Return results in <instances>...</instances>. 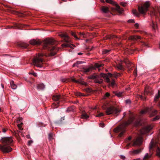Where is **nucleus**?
<instances>
[{
  "instance_id": "obj_63",
  "label": "nucleus",
  "mask_w": 160,
  "mask_h": 160,
  "mask_svg": "<svg viewBox=\"0 0 160 160\" xmlns=\"http://www.w3.org/2000/svg\"><path fill=\"white\" fill-rule=\"evenodd\" d=\"M108 76H109L110 77L112 75V74L110 73H108Z\"/></svg>"
},
{
  "instance_id": "obj_38",
  "label": "nucleus",
  "mask_w": 160,
  "mask_h": 160,
  "mask_svg": "<svg viewBox=\"0 0 160 160\" xmlns=\"http://www.w3.org/2000/svg\"><path fill=\"white\" fill-rule=\"evenodd\" d=\"M123 93V92H117L115 93V95L118 97H120L122 95Z\"/></svg>"
},
{
  "instance_id": "obj_15",
  "label": "nucleus",
  "mask_w": 160,
  "mask_h": 160,
  "mask_svg": "<svg viewBox=\"0 0 160 160\" xmlns=\"http://www.w3.org/2000/svg\"><path fill=\"white\" fill-rule=\"evenodd\" d=\"M141 149L135 150L130 151V153L133 155L137 154L141 152Z\"/></svg>"
},
{
  "instance_id": "obj_33",
  "label": "nucleus",
  "mask_w": 160,
  "mask_h": 160,
  "mask_svg": "<svg viewBox=\"0 0 160 160\" xmlns=\"http://www.w3.org/2000/svg\"><path fill=\"white\" fill-rule=\"evenodd\" d=\"M124 62L126 64L128 67H129V65L131 64V62L128 60H126L124 61Z\"/></svg>"
},
{
  "instance_id": "obj_5",
  "label": "nucleus",
  "mask_w": 160,
  "mask_h": 160,
  "mask_svg": "<svg viewBox=\"0 0 160 160\" xmlns=\"http://www.w3.org/2000/svg\"><path fill=\"white\" fill-rule=\"evenodd\" d=\"M121 110L118 108H116L113 106H111L107 108L106 113L107 115L112 114L117 115L121 112Z\"/></svg>"
},
{
  "instance_id": "obj_25",
  "label": "nucleus",
  "mask_w": 160,
  "mask_h": 160,
  "mask_svg": "<svg viewBox=\"0 0 160 160\" xmlns=\"http://www.w3.org/2000/svg\"><path fill=\"white\" fill-rule=\"evenodd\" d=\"M60 96L59 95H54L53 96L52 98V99L54 101H57L60 98Z\"/></svg>"
},
{
  "instance_id": "obj_55",
  "label": "nucleus",
  "mask_w": 160,
  "mask_h": 160,
  "mask_svg": "<svg viewBox=\"0 0 160 160\" xmlns=\"http://www.w3.org/2000/svg\"><path fill=\"white\" fill-rule=\"evenodd\" d=\"M76 95L79 96H81L82 95V93H81L80 92H77L76 93Z\"/></svg>"
},
{
  "instance_id": "obj_7",
  "label": "nucleus",
  "mask_w": 160,
  "mask_h": 160,
  "mask_svg": "<svg viewBox=\"0 0 160 160\" xmlns=\"http://www.w3.org/2000/svg\"><path fill=\"white\" fill-rule=\"evenodd\" d=\"M156 144V143H154L153 140H152L150 143L149 149L150 150H151L153 148L156 147L157 148L156 151L157 155L160 158V149L158 146H157Z\"/></svg>"
},
{
  "instance_id": "obj_50",
  "label": "nucleus",
  "mask_w": 160,
  "mask_h": 160,
  "mask_svg": "<svg viewBox=\"0 0 160 160\" xmlns=\"http://www.w3.org/2000/svg\"><path fill=\"white\" fill-rule=\"evenodd\" d=\"M125 102L127 104H130L131 103V101L129 99H127L125 101Z\"/></svg>"
},
{
  "instance_id": "obj_18",
  "label": "nucleus",
  "mask_w": 160,
  "mask_h": 160,
  "mask_svg": "<svg viewBox=\"0 0 160 160\" xmlns=\"http://www.w3.org/2000/svg\"><path fill=\"white\" fill-rule=\"evenodd\" d=\"M130 38L131 40H135L141 38V37L139 36H131Z\"/></svg>"
},
{
  "instance_id": "obj_16",
  "label": "nucleus",
  "mask_w": 160,
  "mask_h": 160,
  "mask_svg": "<svg viewBox=\"0 0 160 160\" xmlns=\"http://www.w3.org/2000/svg\"><path fill=\"white\" fill-rule=\"evenodd\" d=\"M72 46L75 47V46L74 45L69 43L63 44L62 45V48L70 47L72 48H73Z\"/></svg>"
},
{
  "instance_id": "obj_2",
  "label": "nucleus",
  "mask_w": 160,
  "mask_h": 160,
  "mask_svg": "<svg viewBox=\"0 0 160 160\" xmlns=\"http://www.w3.org/2000/svg\"><path fill=\"white\" fill-rule=\"evenodd\" d=\"M54 44V41L52 39L47 38L46 39L44 42L43 47L44 48H47L49 50L52 52L50 53V56H54L56 53V52L58 49L55 47L51 46L49 47V45H52Z\"/></svg>"
},
{
  "instance_id": "obj_36",
  "label": "nucleus",
  "mask_w": 160,
  "mask_h": 160,
  "mask_svg": "<svg viewBox=\"0 0 160 160\" xmlns=\"http://www.w3.org/2000/svg\"><path fill=\"white\" fill-rule=\"evenodd\" d=\"M92 68L91 67H89L88 68H85L84 69V71L85 72H90V71L91 70Z\"/></svg>"
},
{
  "instance_id": "obj_29",
  "label": "nucleus",
  "mask_w": 160,
  "mask_h": 160,
  "mask_svg": "<svg viewBox=\"0 0 160 160\" xmlns=\"http://www.w3.org/2000/svg\"><path fill=\"white\" fill-rule=\"evenodd\" d=\"M113 75L114 77L117 78L121 75V74L119 73L114 72L113 74Z\"/></svg>"
},
{
  "instance_id": "obj_27",
  "label": "nucleus",
  "mask_w": 160,
  "mask_h": 160,
  "mask_svg": "<svg viewBox=\"0 0 160 160\" xmlns=\"http://www.w3.org/2000/svg\"><path fill=\"white\" fill-rule=\"evenodd\" d=\"M102 10L105 13H107L109 12L108 8L107 7H103L102 8Z\"/></svg>"
},
{
  "instance_id": "obj_8",
  "label": "nucleus",
  "mask_w": 160,
  "mask_h": 160,
  "mask_svg": "<svg viewBox=\"0 0 160 160\" xmlns=\"http://www.w3.org/2000/svg\"><path fill=\"white\" fill-rule=\"evenodd\" d=\"M106 2L108 3L111 4L113 5H115L116 7V10L119 13H121L123 12V10L121 9L117 3L112 0H106Z\"/></svg>"
},
{
  "instance_id": "obj_26",
  "label": "nucleus",
  "mask_w": 160,
  "mask_h": 160,
  "mask_svg": "<svg viewBox=\"0 0 160 160\" xmlns=\"http://www.w3.org/2000/svg\"><path fill=\"white\" fill-rule=\"evenodd\" d=\"M37 88L38 89H42L44 88V86L43 84H41L37 85Z\"/></svg>"
},
{
  "instance_id": "obj_1",
  "label": "nucleus",
  "mask_w": 160,
  "mask_h": 160,
  "mask_svg": "<svg viewBox=\"0 0 160 160\" xmlns=\"http://www.w3.org/2000/svg\"><path fill=\"white\" fill-rule=\"evenodd\" d=\"M1 142L3 143V145H0V149L4 152H11L12 149L9 145L12 142L11 137L2 138Z\"/></svg>"
},
{
  "instance_id": "obj_43",
  "label": "nucleus",
  "mask_w": 160,
  "mask_h": 160,
  "mask_svg": "<svg viewBox=\"0 0 160 160\" xmlns=\"http://www.w3.org/2000/svg\"><path fill=\"white\" fill-rule=\"evenodd\" d=\"M115 85V82L113 80H112L111 83L109 85H110L111 86H113Z\"/></svg>"
},
{
  "instance_id": "obj_40",
  "label": "nucleus",
  "mask_w": 160,
  "mask_h": 160,
  "mask_svg": "<svg viewBox=\"0 0 160 160\" xmlns=\"http://www.w3.org/2000/svg\"><path fill=\"white\" fill-rule=\"evenodd\" d=\"M149 92V88H145V89L144 90V94L145 95L147 94Z\"/></svg>"
},
{
  "instance_id": "obj_20",
  "label": "nucleus",
  "mask_w": 160,
  "mask_h": 160,
  "mask_svg": "<svg viewBox=\"0 0 160 160\" xmlns=\"http://www.w3.org/2000/svg\"><path fill=\"white\" fill-rule=\"evenodd\" d=\"M10 83L12 88L13 89H16L17 88V86L14 83L13 81H11L10 82Z\"/></svg>"
},
{
  "instance_id": "obj_47",
  "label": "nucleus",
  "mask_w": 160,
  "mask_h": 160,
  "mask_svg": "<svg viewBox=\"0 0 160 160\" xmlns=\"http://www.w3.org/2000/svg\"><path fill=\"white\" fill-rule=\"evenodd\" d=\"M160 118V116H157L155 118H153V120L155 121L156 120H158Z\"/></svg>"
},
{
  "instance_id": "obj_28",
  "label": "nucleus",
  "mask_w": 160,
  "mask_h": 160,
  "mask_svg": "<svg viewBox=\"0 0 160 160\" xmlns=\"http://www.w3.org/2000/svg\"><path fill=\"white\" fill-rule=\"evenodd\" d=\"M89 117V116L86 113H83L81 116V118L84 119H87Z\"/></svg>"
},
{
  "instance_id": "obj_46",
  "label": "nucleus",
  "mask_w": 160,
  "mask_h": 160,
  "mask_svg": "<svg viewBox=\"0 0 160 160\" xmlns=\"http://www.w3.org/2000/svg\"><path fill=\"white\" fill-rule=\"evenodd\" d=\"M137 97L138 98H140L142 100H144L146 99L145 98H143L142 96V95H139L138 96H137Z\"/></svg>"
},
{
  "instance_id": "obj_24",
  "label": "nucleus",
  "mask_w": 160,
  "mask_h": 160,
  "mask_svg": "<svg viewBox=\"0 0 160 160\" xmlns=\"http://www.w3.org/2000/svg\"><path fill=\"white\" fill-rule=\"evenodd\" d=\"M103 65L104 64H100L97 63L95 64V66L96 68H98V70L99 71L100 70V68L101 67H102Z\"/></svg>"
},
{
  "instance_id": "obj_30",
  "label": "nucleus",
  "mask_w": 160,
  "mask_h": 160,
  "mask_svg": "<svg viewBox=\"0 0 160 160\" xmlns=\"http://www.w3.org/2000/svg\"><path fill=\"white\" fill-rule=\"evenodd\" d=\"M53 134L52 133H50L48 135V139L49 141H52L53 138Z\"/></svg>"
},
{
  "instance_id": "obj_12",
  "label": "nucleus",
  "mask_w": 160,
  "mask_h": 160,
  "mask_svg": "<svg viewBox=\"0 0 160 160\" xmlns=\"http://www.w3.org/2000/svg\"><path fill=\"white\" fill-rule=\"evenodd\" d=\"M98 76L97 75H93L92 76L91 78L92 79H95L94 82L95 83H101L102 82V79H98L97 78Z\"/></svg>"
},
{
  "instance_id": "obj_13",
  "label": "nucleus",
  "mask_w": 160,
  "mask_h": 160,
  "mask_svg": "<svg viewBox=\"0 0 160 160\" xmlns=\"http://www.w3.org/2000/svg\"><path fill=\"white\" fill-rule=\"evenodd\" d=\"M100 76L103 77L107 82H110V80L109 79L108 77L107 74H104L103 73H101Z\"/></svg>"
},
{
  "instance_id": "obj_56",
  "label": "nucleus",
  "mask_w": 160,
  "mask_h": 160,
  "mask_svg": "<svg viewBox=\"0 0 160 160\" xmlns=\"http://www.w3.org/2000/svg\"><path fill=\"white\" fill-rule=\"evenodd\" d=\"M110 95V94L108 92H107L106 94H105V97H108Z\"/></svg>"
},
{
  "instance_id": "obj_22",
  "label": "nucleus",
  "mask_w": 160,
  "mask_h": 160,
  "mask_svg": "<svg viewBox=\"0 0 160 160\" xmlns=\"http://www.w3.org/2000/svg\"><path fill=\"white\" fill-rule=\"evenodd\" d=\"M151 155V154H149L148 153H146L143 158V160H146V159L150 158Z\"/></svg>"
},
{
  "instance_id": "obj_3",
  "label": "nucleus",
  "mask_w": 160,
  "mask_h": 160,
  "mask_svg": "<svg viewBox=\"0 0 160 160\" xmlns=\"http://www.w3.org/2000/svg\"><path fill=\"white\" fill-rule=\"evenodd\" d=\"M134 119V117L132 116L130 117L128 121L125 123L122 124L117 128L114 129V132H121V133L119 134V136L121 137L123 133L125 132V127L126 126L132 123Z\"/></svg>"
},
{
  "instance_id": "obj_31",
  "label": "nucleus",
  "mask_w": 160,
  "mask_h": 160,
  "mask_svg": "<svg viewBox=\"0 0 160 160\" xmlns=\"http://www.w3.org/2000/svg\"><path fill=\"white\" fill-rule=\"evenodd\" d=\"M152 28L154 30H155L157 28V25L153 21H152Z\"/></svg>"
},
{
  "instance_id": "obj_23",
  "label": "nucleus",
  "mask_w": 160,
  "mask_h": 160,
  "mask_svg": "<svg viewBox=\"0 0 160 160\" xmlns=\"http://www.w3.org/2000/svg\"><path fill=\"white\" fill-rule=\"evenodd\" d=\"M84 62H83L82 61H77L73 65V67L77 66V67H78V65L81 64H82L83 63H84Z\"/></svg>"
},
{
  "instance_id": "obj_10",
  "label": "nucleus",
  "mask_w": 160,
  "mask_h": 160,
  "mask_svg": "<svg viewBox=\"0 0 160 160\" xmlns=\"http://www.w3.org/2000/svg\"><path fill=\"white\" fill-rule=\"evenodd\" d=\"M142 142V138L140 137L136 139L133 141V143L132 144V146H139L140 145Z\"/></svg>"
},
{
  "instance_id": "obj_6",
  "label": "nucleus",
  "mask_w": 160,
  "mask_h": 160,
  "mask_svg": "<svg viewBox=\"0 0 160 160\" xmlns=\"http://www.w3.org/2000/svg\"><path fill=\"white\" fill-rule=\"evenodd\" d=\"M150 5L149 1L146 2L141 6H139L138 8V10L142 14L144 15L148 10V8Z\"/></svg>"
},
{
  "instance_id": "obj_14",
  "label": "nucleus",
  "mask_w": 160,
  "mask_h": 160,
  "mask_svg": "<svg viewBox=\"0 0 160 160\" xmlns=\"http://www.w3.org/2000/svg\"><path fill=\"white\" fill-rule=\"evenodd\" d=\"M132 138V137L129 136L127 138H126L125 139V142L127 143V146L128 147L131 145L130 141Z\"/></svg>"
},
{
  "instance_id": "obj_19",
  "label": "nucleus",
  "mask_w": 160,
  "mask_h": 160,
  "mask_svg": "<svg viewBox=\"0 0 160 160\" xmlns=\"http://www.w3.org/2000/svg\"><path fill=\"white\" fill-rule=\"evenodd\" d=\"M118 69L121 70H124V68L121 63H119L116 66Z\"/></svg>"
},
{
  "instance_id": "obj_62",
  "label": "nucleus",
  "mask_w": 160,
  "mask_h": 160,
  "mask_svg": "<svg viewBox=\"0 0 160 160\" xmlns=\"http://www.w3.org/2000/svg\"><path fill=\"white\" fill-rule=\"evenodd\" d=\"M18 131H15V133L16 136H17V134H18Z\"/></svg>"
},
{
  "instance_id": "obj_35",
  "label": "nucleus",
  "mask_w": 160,
  "mask_h": 160,
  "mask_svg": "<svg viewBox=\"0 0 160 160\" xmlns=\"http://www.w3.org/2000/svg\"><path fill=\"white\" fill-rule=\"evenodd\" d=\"M60 36L62 37L68 38V35L66 33H62L60 34L59 35Z\"/></svg>"
},
{
  "instance_id": "obj_39",
  "label": "nucleus",
  "mask_w": 160,
  "mask_h": 160,
  "mask_svg": "<svg viewBox=\"0 0 160 160\" xmlns=\"http://www.w3.org/2000/svg\"><path fill=\"white\" fill-rule=\"evenodd\" d=\"M110 50H103L102 52L103 54H108L110 52Z\"/></svg>"
},
{
  "instance_id": "obj_58",
  "label": "nucleus",
  "mask_w": 160,
  "mask_h": 160,
  "mask_svg": "<svg viewBox=\"0 0 160 160\" xmlns=\"http://www.w3.org/2000/svg\"><path fill=\"white\" fill-rule=\"evenodd\" d=\"M120 157L122 159H124L125 158V157L123 155H121Z\"/></svg>"
},
{
  "instance_id": "obj_21",
  "label": "nucleus",
  "mask_w": 160,
  "mask_h": 160,
  "mask_svg": "<svg viewBox=\"0 0 160 160\" xmlns=\"http://www.w3.org/2000/svg\"><path fill=\"white\" fill-rule=\"evenodd\" d=\"M160 96V91H158V93L157 94L154 98V101H156L157 100L159 99Z\"/></svg>"
},
{
  "instance_id": "obj_54",
  "label": "nucleus",
  "mask_w": 160,
  "mask_h": 160,
  "mask_svg": "<svg viewBox=\"0 0 160 160\" xmlns=\"http://www.w3.org/2000/svg\"><path fill=\"white\" fill-rule=\"evenodd\" d=\"M128 22H134V19L129 20L128 21Z\"/></svg>"
},
{
  "instance_id": "obj_4",
  "label": "nucleus",
  "mask_w": 160,
  "mask_h": 160,
  "mask_svg": "<svg viewBox=\"0 0 160 160\" xmlns=\"http://www.w3.org/2000/svg\"><path fill=\"white\" fill-rule=\"evenodd\" d=\"M44 55L43 53H40L36 55L32 59V64L38 67H42V66L41 64L43 60L41 57H43Z\"/></svg>"
},
{
  "instance_id": "obj_32",
  "label": "nucleus",
  "mask_w": 160,
  "mask_h": 160,
  "mask_svg": "<svg viewBox=\"0 0 160 160\" xmlns=\"http://www.w3.org/2000/svg\"><path fill=\"white\" fill-rule=\"evenodd\" d=\"M132 13L135 16L138 17L139 14L137 12L136 10H133L132 11Z\"/></svg>"
},
{
  "instance_id": "obj_11",
  "label": "nucleus",
  "mask_w": 160,
  "mask_h": 160,
  "mask_svg": "<svg viewBox=\"0 0 160 160\" xmlns=\"http://www.w3.org/2000/svg\"><path fill=\"white\" fill-rule=\"evenodd\" d=\"M29 43L32 45H39L41 44V42L38 39H32L29 41Z\"/></svg>"
},
{
  "instance_id": "obj_34",
  "label": "nucleus",
  "mask_w": 160,
  "mask_h": 160,
  "mask_svg": "<svg viewBox=\"0 0 160 160\" xmlns=\"http://www.w3.org/2000/svg\"><path fill=\"white\" fill-rule=\"evenodd\" d=\"M148 109H147L145 110H142L140 112V114L142 115L143 114H144L146 113L148 111Z\"/></svg>"
},
{
  "instance_id": "obj_9",
  "label": "nucleus",
  "mask_w": 160,
  "mask_h": 160,
  "mask_svg": "<svg viewBox=\"0 0 160 160\" xmlns=\"http://www.w3.org/2000/svg\"><path fill=\"white\" fill-rule=\"evenodd\" d=\"M153 128V126L152 125L148 126L141 129L140 131V133L142 134H144L147 133L152 129Z\"/></svg>"
},
{
  "instance_id": "obj_49",
  "label": "nucleus",
  "mask_w": 160,
  "mask_h": 160,
  "mask_svg": "<svg viewBox=\"0 0 160 160\" xmlns=\"http://www.w3.org/2000/svg\"><path fill=\"white\" fill-rule=\"evenodd\" d=\"M103 115H104V114H103V113H99L98 115H97L96 116V117H101L102 116H103Z\"/></svg>"
},
{
  "instance_id": "obj_53",
  "label": "nucleus",
  "mask_w": 160,
  "mask_h": 160,
  "mask_svg": "<svg viewBox=\"0 0 160 160\" xmlns=\"http://www.w3.org/2000/svg\"><path fill=\"white\" fill-rule=\"evenodd\" d=\"M120 4L121 5L124 7L126 5V3L122 2H121Z\"/></svg>"
},
{
  "instance_id": "obj_42",
  "label": "nucleus",
  "mask_w": 160,
  "mask_h": 160,
  "mask_svg": "<svg viewBox=\"0 0 160 160\" xmlns=\"http://www.w3.org/2000/svg\"><path fill=\"white\" fill-rule=\"evenodd\" d=\"M79 83H80L81 84L85 86L87 85V83L82 81L80 80Z\"/></svg>"
},
{
  "instance_id": "obj_41",
  "label": "nucleus",
  "mask_w": 160,
  "mask_h": 160,
  "mask_svg": "<svg viewBox=\"0 0 160 160\" xmlns=\"http://www.w3.org/2000/svg\"><path fill=\"white\" fill-rule=\"evenodd\" d=\"M64 39V41L67 43H69L71 42V40L69 38V37L65 38Z\"/></svg>"
},
{
  "instance_id": "obj_64",
  "label": "nucleus",
  "mask_w": 160,
  "mask_h": 160,
  "mask_svg": "<svg viewBox=\"0 0 160 160\" xmlns=\"http://www.w3.org/2000/svg\"><path fill=\"white\" fill-rule=\"evenodd\" d=\"M134 160H141L140 158H138L134 159Z\"/></svg>"
},
{
  "instance_id": "obj_44",
  "label": "nucleus",
  "mask_w": 160,
  "mask_h": 160,
  "mask_svg": "<svg viewBox=\"0 0 160 160\" xmlns=\"http://www.w3.org/2000/svg\"><path fill=\"white\" fill-rule=\"evenodd\" d=\"M22 124V123L21 122L20 124H18L17 125V126L18 127V128L20 130H21L22 129V128L21 127V125Z\"/></svg>"
},
{
  "instance_id": "obj_59",
  "label": "nucleus",
  "mask_w": 160,
  "mask_h": 160,
  "mask_svg": "<svg viewBox=\"0 0 160 160\" xmlns=\"http://www.w3.org/2000/svg\"><path fill=\"white\" fill-rule=\"evenodd\" d=\"M31 74H32L34 76H37V74L36 73L33 72V73H31Z\"/></svg>"
},
{
  "instance_id": "obj_51",
  "label": "nucleus",
  "mask_w": 160,
  "mask_h": 160,
  "mask_svg": "<svg viewBox=\"0 0 160 160\" xmlns=\"http://www.w3.org/2000/svg\"><path fill=\"white\" fill-rule=\"evenodd\" d=\"M72 81L74 82H75L76 83H79V81L80 80H76L75 79H72Z\"/></svg>"
},
{
  "instance_id": "obj_45",
  "label": "nucleus",
  "mask_w": 160,
  "mask_h": 160,
  "mask_svg": "<svg viewBox=\"0 0 160 160\" xmlns=\"http://www.w3.org/2000/svg\"><path fill=\"white\" fill-rule=\"evenodd\" d=\"M157 113V110L154 111V112H152V113L151 114L150 116L152 117V116L154 115H155Z\"/></svg>"
},
{
  "instance_id": "obj_48",
  "label": "nucleus",
  "mask_w": 160,
  "mask_h": 160,
  "mask_svg": "<svg viewBox=\"0 0 160 160\" xmlns=\"http://www.w3.org/2000/svg\"><path fill=\"white\" fill-rule=\"evenodd\" d=\"M22 120V118H19L18 119L17 123H21V121Z\"/></svg>"
},
{
  "instance_id": "obj_57",
  "label": "nucleus",
  "mask_w": 160,
  "mask_h": 160,
  "mask_svg": "<svg viewBox=\"0 0 160 160\" xmlns=\"http://www.w3.org/2000/svg\"><path fill=\"white\" fill-rule=\"evenodd\" d=\"M134 26L137 28H138V27L139 25L138 24V23H136L135 25Z\"/></svg>"
},
{
  "instance_id": "obj_37",
  "label": "nucleus",
  "mask_w": 160,
  "mask_h": 160,
  "mask_svg": "<svg viewBox=\"0 0 160 160\" xmlns=\"http://www.w3.org/2000/svg\"><path fill=\"white\" fill-rule=\"evenodd\" d=\"M71 34L72 36H74V37L75 38H76V39H78V40H80V38H78L77 37V36L76 35V34H75V32H71Z\"/></svg>"
},
{
  "instance_id": "obj_17",
  "label": "nucleus",
  "mask_w": 160,
  "mask_h": 160,
  "mask_svg": "<svg viewBox=\"0 0 160 160\" xmlns=\"http://www.w3.org/2000/svg\"><path fill=\"white\" fill-rule=\"evenodd\" d=\"M18 45H19V46H20V47H22V48H26L28 47V45L27 43H26L25 42H23L20 43V44H19Z\"/></svg>"
},
{
  "instance_id": "obj_61",
  "label": "nucleus",
  "mask_w": 160,
  "mask_h": 160,
  "mask_svg": "<svg viewBox=\"0 0 160 160\" xmlns=\"http://www.w3.org/2000/svg\"><path fill=\"white\" fill-rule=\"evenodd\" d=\"M2 131H3V132L4 133L6 132V130L4 128H3Z\"/></svg>"
},
{
  "instance_id": "obj_52",
  "label": "nucleus",
  "mask_w": 160,
  "mask_h": 160,
  "mask_svg": "<svg viewBox=\"0 0 160 160\" xmlns=\"http://www.w3.org/2000/svg\"><path fill=\"white\" fill-rule=\"evenodd\" d=\"M33 141L32 140H30L28 142V145H30L32 143Z\"/></svg>"
},
{
  "instance_id": "obj_60",
  "label": "nucleus",
  "mask_w": 160,
  "mask_h": 160,
  "mask_svg": "<svg viewBox=\"0 0 160 160\" xmlns=\"http://www.w3.org/2000/svg\"><path fill=\"white\" fill-rule=\"evenodd\" d=\"M83 53L82 52H80L78 53V55H82Z\"/></svg>"
}]
</instances>
